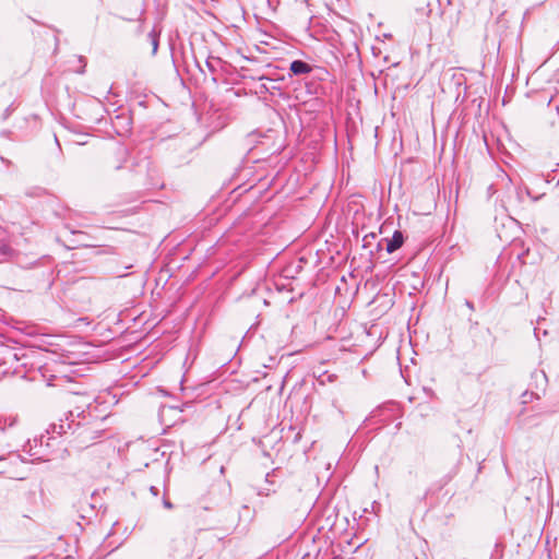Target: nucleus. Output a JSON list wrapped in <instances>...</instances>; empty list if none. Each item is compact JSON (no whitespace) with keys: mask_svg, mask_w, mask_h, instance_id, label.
<instances>
[{"mask_svg":"<svg viewBox=\"0 0 559 559\" xmlns=\"http://www.w3.org/2000/svg\"><path fill=\"white\" fill-rule=\"evenodd\" d=\"M163 506L169 510L174 508L173 503L165 496L163 498Z\"/></svg>","mask_w":559,"mask_h":559,"instance_id":"2eb2a0df","label":"nucleus"},{"mask_svg":"<svg viewBox=\"0 0 559 559\" xmlns=\"http://www.w3.org/2000/svg\"><path fill=\"white\" fill-rule=\"evenodd\" d=\"M418 1H419V5L416 7V10L418 12L425 13L426 9L429 8V1L428 0H418Z\"/></svg>","mask_w":559,"mask_h":559,"instance_id":"9b49d317","label":"nucleus"},{"mask_svg":"<svg viewBox=\"0 0 559 559\" xmlns=\"http://www.w3.org/2000/svg\"><path fill=\"white\" fill-rule=\"evenodd\" d=\"M67 228L71 231V234L73 235H83L82 231H78V230H74V229H71L68 225H67Z\"/></svg>","mask_w":559,"mask_h":559,"instance_id":"6ab92c4d","label":"nucleus"},{"mask_svg":"<svg viewBox=\"0 0 559 559\" xmlns=\"http://www.w3.org/2000/svg\"><path fill=\"white\" fill-rule=\"evenodd\" d=\"M534 399H539L538 394L534 393V392H531V391H524L522 394H521V403L523 405H526L528 403H531Z\"/></svg>","mask_w":559,"mask_h":559,"instance_id":"6e6552de","label":"nucleus"},{"mask_svg":"<svg viewBox=\"0 0 559 559\" xmlns=\"http://www.w3.org/2000/svg\"><path fill=\"white\" fill-rule=\"evenodd\" d=\"M118 155H119L120 157H124V155H126V150H124V148H122V147H119V148H118Z\"/></svg>","mask_w":559,"mask_h":559,"instance_id":"a211bd4d","label":"nucleus"},{"mask_svg":"<svg viewBox=\"0 0 559 559\" xmlns=\"http://www.w3.org/2000/svg\"><path fill=\"white\" fill-rule=\"evenodd\" d=\"M269 477H270V474H266V476H265V483H266V484H269V485H273V483H272V481H270Z\"/></svg>","mask_w":559,"mask_h":559,"instance_id":"4be33fe9","label":"nucleus"},{"mask_svg":"<svg viewBox=\"0 0 559 559\" xmlns=\"http://www.w3.org/2000/svg\"><path fill=\"white\" fill-rule=\"evenodd\" d=\"M524 194L530 197L533 201H537V200H539L544 195V194H542V195L533 197L532 193H531V190L528 188H524V190L521 189V188L516 189L515 195H516V199H518L519 202H522Z\"/></svg>","mask_w":559,"mask_h":559,"instance_id":"0eeeda50","label":"nucleus"},{"mask_svg":"<svg viewBox=\"0 0 559 559\" xmlns=\"http://www.w3.org/2000/svg\"><path fill=\"white\" fill-rule=\"evenodd\" d=\"M317 559H319V558H317ZM320 559H325V558L321 557ZM326 559H344V558L342 556H340V555H335L332 558H326Z\"/></svg>","mask_w":559,"mask_h":559,"instance_id":"aec40b11","label":"nucleus"},{"mask_svg":"<svg viewBox=\"0 0 559 559\" xmlns=\"http://www.w3.org/2000/svg\"><path fill=\"white\" fill-rule=\"evenodd\" d=\"M116 120H119L121 121V127L123 128L124 131H129L130 128H131V119L127 116H123V115H118L116 116Z\"/></svg>","mask_w":559,"mask_h":559,"instance_id":"1a4fd4ad","label":"nucleus"},{"mask_svg":"<svg viewBox=\"0 0 559 559\" xmlns=\"http://www.w3.org/2000/svg\"><path fill=\"white\" fill-rule=\"evenodd\" d=\"M120 168H122V164H118V165L115 166V169H117V170L120 169Z\"/></svg>","mask_w":559,"mask_h":559,"instance_id":"b1692460","label":"nucleus"},{"mask_svg":"<svg viewBox=\"0 0 559 559\" xmlns=\"http://www.w3.org/2000/svg\"><path fill=\"white\" fill-rule=\"evenodd\" d=\"M92 415L76 407L63 414L57 423H51L46 432L48 439L62 436H71L75 445L80 449L87 448L94 440L100 437V430L92 426Z\"/></svg>","mask_w":559,"mask_h":559,"instance_id":"f257e3e1","label":"nucleus"},{"mask_svg":"<svg viewBox=\"0 0 559 559\" xmlns=\"http://www.w3.org/2000/svg\"><path fill=\"white\" fill-rule=\"evenodd\" d=\"M532 378H534L535 380H538L539 378L545 381L547 380L546 373L543 370H535L532 373Z\"/></svg>","mask_w":559,"mask_h":559,"instance_id":"f8f14e48","label":"nucleus"},{"mask_svg":"<svg viewBox=\"0 0 559 559\" xmlns=\"http://www.w3.org/2000/svg\"><path fill=\"white\" fill-rule=\"evenodd\" d=\"M275 492V489L274 488H270V487H265V488H259L257 490V495L258 496H270L271 493H274Z\"/></svg>","mask_w":559,"mask_h":559,"instance_id":"9d476101","label":"nucleus"},{"mask_svg":"<svg viewBox=\"0 0 559 559\" xmlns=\"http://www.w3.org/2000/svg\"><path fill=\"white\" fill-rule=\"evenodd\" d=\"M545 323H546V319L545 318L539 317L537 319V326L534 328V334H535L537 340H540V335H543V336H547L548 335L547 329L544 328Z\"/></svg>","mask_w":559,"mask_h":559,"instance_id":"423d86ee","label":"nucleus"},{"mask_svg":"<svg viewBox=\"0 0 559 559\" xmlns=\"http://www.w3.org/2000/svg\"><path fill=\"white\" fill-rule=\"evenodd\" d=\"M150 491H151V492H152V495H154V496H157V495H158V489H157L155 486H151Z\"/></svg>","mask_w":559,"mask_h":559,"instance_id":"f3484780","label":"nucleus"},{"mask_svg":"<svg viewBox=\"0 0 559 559\" xmlns=\"http://www.w3.org/2000/svg\"><path fill=\"white\" fill-rule=\"evenodd\" d=\"M206 66H207V68L210 69V71H212V72H214V71H215L214 67L211 64V62H210V61H206Z\"/></svg>","mask_w":559,"mask_h":559,"instance_id":"412c9836","label":"nucleus"},{"mask_svg":"<svg viewBox=\"0 0 559 559\" xmlns=\"http://www.w3.org/2000/svg\"><path fill=\"white\" fill-rule=\"evenodd\" d=\"M312 70H313V66H311L310 63H308L301 59H296L290 62L289 75L290 76L305 75V74L311 73Z\"/></svg>","mask_w":559,"mask_h":559,"instance_id":"20e7f679","label":"nucleus"},{"mask_svg":"<svg viewBox=\"0 0 559 559\" xmlns=\"http://www.w3.org/2000/svg\"><path fill=\"white\" fill-rule=\"evenodd\" d=\"M465 305H466V307H468V309H471V310H474V309H475V308H474V304H473L471 300H467V299H466V300H465Z\"/></svg>","mask_w":559,"mask_h":559,"instance_id":"dca6fc26","label":"nucleus"},{"mask_svg":"<svg viewBox=\"0 0 559 559\" xmlns=\"http://www.w3.org/2000/svg\"><path fill=\"white\" fill-rule=\"evenodd\" d=\"M160 31L155 27L147 34V38L152 45V53L155 55L158 50Z\"/></svg>","mask_w":559,"mask_h":559,"instance_id":"39448f33","label":"nucleus"},{"mask_svg":"<svg viewBox=\"0 0 559 559\" xmlns=\"http://www.w3.org/2000/svg\"><path fill=\"white\" fill-rule=\"evenodd\" d=\"M369 238L374 239V238H376V235H374L373 233H370V234H368V235H366V236L364 237V239H362V241H364V248H367V247H368V239H369Z\"/></svg>","mask_w":559,"mask_h":559,"instance_id":"4468645a","label":"nucleus"},{"mask_svg":"<svg viewBox=\"0 0 559 559\" xmlns=\"http://www.w3.org/2000/svg\"><path fill=\"white\" fill-rule=\"evenodd\" d=\"M9 355L12 356L14 359L17 360V355L15 353L9 352Z\"/></svg>","mask_w":559,"mask_h":559,"instance_id":"5701e85b","label":"nucleus"},{"mask_svg":"<svg viewBox=\"0 0 559 559\" xmlns=\"http://www.w3.org/2000/svg\"><path fill=\"white\" fill-rule=\"evenodd\" d=\"M79 61L82 63V67L79 70H76V72L80 74H83L85 72V66H86L85 58L81 56V57H79Z\"/></svg>","mask_w":559,"mask_h":559,"instance_id":"ddd939ff","label":"nucleus"},{"mask_svg":"<svg viewBox=\"0 0 559 559\" xmlns=\"http://www.w3.org/2000/svg\"><path fill=\"white\" fill-rule=\"evenodd\" d=\"M404 235L401 230H395L391 238H383L381 241L377 245L378 248H381L382 241L385 242V250L388 253H393L397 249H400L404 243Z\"/></svg>","mask_w":559,"mask_h":559,"instance_id":"7ed1b4c3","label":"nucleus"},{"mask_svg":"<svg viewBox=\"0 0 559 559\" xmlns=\"http://www.w3.org/2000/svg\"><path fill=\"white\" fill-rule=\"evenodd\" d=\"M12 260H15L19 265L26 269L35 267L41 263V260L23 263L21 254H19L4 238H0V263Z\"/></svg>","mask_w":559,"mask_h":559,"instance_id":"f03ea898","label":"nucleus"}]
</instances>
